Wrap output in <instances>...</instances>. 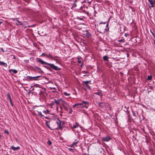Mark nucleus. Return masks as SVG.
<instances>
[{
  "label": "nucleus",
  "instance_id": "19",
  "mask_svg": "<svg viewBox=\"0 0 155 155\" xmlns=\"http://www.w3.org/2000/svg\"><path fill=\"white\" fill-rule=\"evenodd\" d=\"M91 81H84L83 82V83L84 84H85L86 85H87V84H88V83H89L90 82H91Z\"/></svg>",
  "mask_w": 155,
  "mask_h": 155
},
{
  "label": "nucleus",
  "instance_id": "39",
  "mask_svg": "<svg viewBox=\"0 0 155 155\" xmlns=\"http://www.w3.org/2000/svg\"><path fill=\"white\" fill-rule=\"evenodd\" d=\"M77 6V5L75 3H74L72 5V7H75Z\"/></svg>",
  "mask_w": 155,
  "mask_h": 155
},
{
  "label": "nucleus",
  "instance_id": "13",
  "mask_svg": "<svg viewBox=\"0 0 155 155\" xmlns=\"http://www.w3.org/2000/svg\"><path fill=\"white\" fill-rule=\"evenodd\" d=\"M0 65H3L5 67H7V64L1 61H0Z\"/></svg>",
  "mask_w": 155,
  "mask_h": 155
},
{
  "label": "nucleus",
  "instance_id": "55",
  "mask_svg": "<svg viewBox=\"0 0 155 155\" xmlns=\"http://www.w3.org/2000/svg\"><path fill=\"white\" fill-rule=\"evenodd\" d=\"M108 23H107V25H106V26L107 27H108Z\"/></svg>",
  "mask_w": 155,
  "mask_h": 155
},
{
  "label": "nucleus",
  "instance_id": "57",
  "mask_svg": "<svg viewBox=\"0 0 155 155\" xmlns=\"http://www.w3.org/2000/svg\"><path fill=\"white\" fill-rule=\"evenodd\" d=\"M150 92H151V91H148V93H150Z\"/></svg>",
  "mask_w": 155,
  "mask_h": 155
},
{
  "label": "nucleus",
  "instance_id": "43",
  "mask_svg": "<svg viewBox=\"0 0 155 155\" xmlns=\"http://www.w3.org/2000/svg\"><path fill=\"white\" fill-rule=\"evenodd\" d=\"M78 63H81V60H80L79 59H78Z\"/></svg>",
  "mask_w": 155,
  "mask_h": 155
},
{
  "label": "nucleus",
  "instance_id": "45",
  "mask_svg": "<svg viewBox=\"0 0 155 155\" xmlns=\"http://www.w3.org/2000/svg\"><path fill=\"white\" fill-rule=\"evenodd\" d=\"M50 89H54V90H56V88L55 87H50Z\"/></svg>",
  "mask_w": 155,
  "mask_h": 155
},
{
  "label": "nucleus",
  "instance_id": "24",
  "mask_svg": "<svg viewBox=\"0 0 155 155\" xmlns=\"http://www.w3.org/2000/svg\"><path fill=\"white\" fill-rule=\"evenodd\" d=\"M17 21L18 22V23L19 24V25H23V24L20 21H19L17 20V19H16Z\"/></svg>",
  "mask_w": 155,
  "mask_h": 155
},
{
  "label": "nucleus",
  "instance_id": "62",
  "mask_svg": "<svg viewBox=\"0 0 155 155\" xmlns=\"http://www.w3.org/2000/svg\"><path fill=\"white\" fill-rule=\"evenodd\" d=\"M15 58V57H13V58Z\"/></svg>",
  "mask_w": 155,
  "mask_h": 155
},
{
  "label": "nucleus",
  "instance_id": "7",
  "mask_svg": "<svg viewBox=\"0 0 155 155\" xmlns=\"http://www.w3.org/2000/svg\"><path fill=\"white\" fill-rule=\"evenodd\" d=\"M34 77L30 76H27L26 78V80L27 81H29L31 80H34Z\"/></svg>",
  "mask_w": 155,
  "mask_h": 155
},
{
  "label": "nucleus",
  "instance_id": "1",
  "mask_svg": "<svg viewBox=\"0 0 155 155\" xmlns=\"http://www.w3.org/2000/svg\"><path fill=\"white\" fill-rule=\"evenodd\" d=\"M56 123L57 124L58 127L57 128H54L55 129H59L60 130L62 129L63 127L61 126V125L64 124V122L62 121H61L59 119H58V120L56 121Z\"/></svg>",
  "mask_w": 155,
  "mask_h": 155
},
{
  "label": "nucleus",
  "instance_id": "35",
  "mask_svg": "<svg viewBox=\"0 0 155 155\" xmlns=\"http://www.w3.org/2000/svg\"><path fill=\"white\" fill-rule=\"evenodd\" d=\"M79 142L78 141H76V142H74L72 144H73V145H76V144H77V143H78V142Z\"/></svg>",
  "mask_w": 155,
  "mask_h": 155
},
{
  "label": "nucleus",
  "instance_id": "26",
  "mask_svg": "<svg viewBox=\"0 0 155 155\" xmlns=\"http://www.w3.org/2000/svg\"><path fill=\"white\" fill-rule=\"evenodd\" d=\"M78 124L77 123H76V124L73 126V128H76L77 127H78Z\"/></svg>",
  "mask_w": 155,
  "mask_h": 155
},
{
  "label": "nucleus",
  "instance_id": "16",
  "mask_svg": "<svg viewBox=\"0 0 155 155\" xmlns=\"http://www.w3.org/2000/svg\"><path fill=\"white\" fill-rule=\"evenodd\" d=\"M59 57L57 56H53L52 55H51V58L50 59H51V60H54V59H59Z\"/></svg>",
  "mask_w": 155,
  "mask_h": 155
},
{
  "label": "nucleus",
  "instance_id": "44",
  "mask_svg": "<svg viewBox=\"0 0 155 155\" xmlns=\"http://www.w3.org/2000/svg\"><path fill=\"white\" fill-rule=\"evenodd\" d=\"M86 86L88 89H91L90 87L88 85Z\"/></svg>",
  "mask_w": 155,
  "mask_h": 155
},
{
  "label": "nucleus",
  "instance_id": "20",
  "mask_svg": "<svg viewBox=\"0 0 155 155\" xmlns=\"http://www.w3.org/2000/svg\"><path fill=\"white\" fill-rule=\"evenodd\" d=\"M61 100V99H59L58 100H54V103L56 104L57 105H58L59 104V101Z\"/></svg>",
  "mask_w": 155,
  "mask_h": 155
},
{
  "label": "nucleus",
  "instance_id": "18",
  "mask_svg": "<svg viewBox=\"0 0 155 155\" xmlns=\"http://www.w3.org/2000/svg\"><path fill=\"white\" fill-rule=\"evenodd\" d=\"M41 77V76H35V77H34V81H36V80H41V79H37V78H40Z\"/></svg>",
  "mask_w": 155,
  "mask_h": 155
},
{
  "label": "nucleus",
  "instance_id": "49",
  "mask_svg": "<svg viewBox=\"0 0 155 155\" xmlns=\"http://www.w3.org/2000/svg\"><path fill=\"white\" fill-rule=\"evenodd\" d=\"M70 151H72L73 150V149L71 148H69L68 149Z\"/></svg>",
  "mask_w": 155,
  "mask_h": 155
},
{
  "label": "nucleus",
  "instance_id": "2",
  "mask_svg": "<svg viewBox=\"0 0 155 155\" xmlns=\"http://www.w3.org/2000/svg\"><path fill=\"white\" fill-rule=\"evenodd\" d=\"M49 65L51 68L56 71L60 70L61 69L58 68L57 66H55L54 64L48 63V65Z\"/></svg>",
  "mask_w": 155,
  "mask_h": 155
},
{
  "label": "nucleus",
  "instance_id": "27",
  "mask_svg": "<svg viewBox=\"0 0 155 155\" xmlns=\"http://www.w3.org/2000/svg\"><path fill=\"white\" fill-rule=\"evenodd\" d=\"M59 58L57 59H54V60L55 61H56V63H58V64H60V62L59 61Z\"/></svg>",
  "mask_w": 155,
  "mask_h": 155
},
{
  "label": "nucleus",
  "instance_id": "5",
  "mask_svg": "<svg viewBox=\"0 0 155 155\" xmlns=\"http://www.w3.org/2000/svg\"><path fill=\"white\" fill-rule=\"evenodd\" d=\"M38 62L41 63L43 64L48 65V63L46 62L45 61H43L41 59L39 58L38 60Z\"/></svg>",
  "mask_w": 155,
  "mask_h": 155
},
{
  "label": "nucleus",
  "instance_id": "22",
  "mask_svg": "<svg viewBox=\"0 0 155 155\" xmlns=\"http://www.w3.org/2000/svg\"><path fill=\"white\" fill-rule=\"evenodd\" d=\"M103 59L104 61H108V57L107 56H104L103 57Z\"/></svg>",
  "mask_w": 155,
  "mask_h": 155
},
{
  "label": "nucleus",
  "instance_id": "33",
  "mask_svg": "<svg viewBox=\"0 0 155 155\" xmlns=\"http://www.w3.org/2000/svg\"><path fill=\"white\" fill-rule=\"evenodd\" d=\"M152 33L153 34V35L154 36V38L153 39V41H154V43L155 45V35L154 34L153 32H152Z\"/></svg>",
  "mask_w": 155,
  "mask_h": 155
},
{
  "label": "nucleus",
  "instance_id": "4",
  "mask_svg": "<svg viewBox=\"0 0 155 155\" xmlns=\"http://www.w3.org/2000/svg\"><path fill=\"white\" fill-rule=\"evenodd\" d=\"M82 104H85L84 105H83L82 106V107H85L86 108H88V105L89 104V102H87L85 101H83L82 102Z\"/></svg>",
  "mask_w": 155,
  "mask_h": 155
},
{
  "label": "nucleus",
  "instance_id": "47",
  "mask_svg": "<svg viewBox=\"0 0 155 155\" xmlns=\"http://www.w3.org/2000/svg\"><path fill=\"white\" fill-rule=\"evenodd\" d=\"M47 69H48V70H49V68L47 66H44Z\"/></svg>",
  "mask_w": 155,
  "mask_h": 155
},
{
  "label": "nucleus",
  "instance_id": "59",
  "mask_svg": "<svg viewBox=\"0 0 155 155\" xmlns=\"http://www.w3.org/2000/svg\"><path fill=\"white\" fill-rule=\"evenodd\" d=\"M77 0H75V2H77Z\"/></svg>",
  "mask_w": 155,
  "mask_h": 155
},
{
  "label": "nucleus",
  "instance_id": "17",
  "mask_svg": "<svg viewBox=\"0 0 155 155\" xmlns=\"http://www.w3.org/2000/svg\"><path fill=\"white\" fill-rule=\"evenodd\" d=\"M80 9L82 10V12L86 14H88L89 13L88 12L85 11V10H83L82 7H81Z\"/></svg>",
  "mask_w": 155,
  "mask_h": 155
},
{
  "label": "nucleus",
  "instance_id": "21",
  "mask_svg": "<svg viewBox=\"0 0 155 155\" xmlns=\"http://www.w3.org/2000/svg\"><path fill=\"white\" fill-rule=\"evenodd\" d=\"M94 94L98 95L99 96H101V97L103 96L102 94L101 93V92H96L94 93Z\"/></svg>",
  "mask_w": 155,
  "mask_h": 155
},
{
  "label": "nucleus",
  "instance_id": "9",
  "mask_svg": "<svg viewBox=\"0 0 155 155\" xmlns=\"http://www.w3.org/2000/svg\"><path fill=\"white\" fill-rule=\"evenodd\" d=\"M43 55L46 58H49V59H50L51 55L50 54H45V53H43L41 54V55Z\"/></svg>",
  "mask_w": 155,
  "mask_h": 155
},
{
  "label": "nucleus",
  "instance_id": "28",
  "mask_svg": "<svg viewBox=\"0 0 155 155\" xmlns=\"http://www.w3.org/2000/svg\"><path fill=\"white\" fill-rule=\"evenodd\" d=\"M152 78V76L151 75H148L147 76V80H151Z\"/></svg>",
  "mask_w": 155,
  "mask_h": 155
},
{
  "label": "nucleus",
  "instance_id": "3",
  "mask_svg": "<svg viewBox=\"0 0 155 155\" xmlns=\"http://www.w3.org/2000/svg\"><path fill=\"white\" fill-rule=\"evenodd\" d=\"M102 139L104 141L108 142L110 140L111 138L110 136H107L105 137H103Z\"/></svg>",
  "mask_w": 155,
  "mask_h": 155
},
{
  "label": "nucleus",
  "instance_id": "31",
  "mask_svg": "<svg viewBox=\"0 0 155 155\" xmlns=\"http://www.w3.org/2000/svg\"><path fill=\"white\" fill-rule=\"evenodd\" d=\"M38 113L39 115H40L42 117H44V116L42 115L40 111H38Z\"/></svg>",
  "mask_w": 155,
  "mask_h": 155
},
{
  "label": "nucleus",
  "instance_id": "6",
  "mask_svg": "<svg viewBox=\"0 0 155 155\" xmlns=\"http://www.w3.org/2000/svg\"><path fill=\"white\" fill-rule=\"evenodd\" d=\"M46 126L49 129L51 130H55V129L54 128H51L50 126L49 122L46 121Z\"/></svg>",
  "mask_w": 155,
  "mask_h": 155
},
{
  "label": "nucleus",
  "instance_id": "12",
  "mask_svg": "<svg viewBox=\"0 0 155 155\" xmlns=\"http://www.w3.org/2000/svg\"><path fill=\"white\" fill-rule=\"evenodd\" d=\"M20 148L19 147H15L13 146H11V149L12 150H13L14 151H16L18 150Z\"/></svg>",
  "mask_w": 155,
  "mask_h": 155
},
{
  "label": "nucleus",
  "instance_id": "53",
  "mask_svg": "<svg viewBox=\"0 0 155 155\" xmlns=\"http://www.w3.org/2000/svg\"><path fill=\"white\" fill-rule=\"evenodd\" d=\"M52 92L53 93H54V92H56V91H52Z\"/></svg>",
  "mask_w": 155,
  "mask_h": 155
},
{
  "label": "nucleus",
  "instance_id": "29",
  "mask_svg": "<svg viewBox=\"0 0 155 155\" xmlns=\"http://www.w3.org/2000/svg\"><path fill=\"white\" fill-rule=\"evenodd\" d=\"M82 73L84 74L83 76L85 77L87 75V72L85 71H82Z\"/></svg>",
  "mask_w": 155,
  "mask_h": 155
},
{
  "label": "nucleus",
  "instance_id": "52",
  "mask_svg": "<svg viewBox=\"0 0 155 155\" xmlns=\"http://www.w3.org/2000/svg\"><path fill=\"white\" fill-rule=\"evenodd\" d=\"M1 49H2V51L3 52H4V50H3V49L2 48H1Z\"/></svg>",
  "mask_w": 155,
  "mask_h": 155
},
{
  "label": "nucleus",
  "instance_id": "38",
  "mask_svg": "<svg viewBox=\"0 0 155 155\" xmlns=\"http://www.w3.org/2000/svg\"><path fill=\"white\" fill-rule=\"evenodd\" d=\"M69 109H70V111H69V114H71L72 113V110L71 108L70 107Z\"/></svg>",
  "mask_w": 155,
  "mask_h": 155
},
{
  "label": "nucleus",
  "instance_id": "60",
  "mask_svg": "<svg viewBox=\"0 0 155 155\" xmlns=\"http://www.w3.org/2000/svg\"><path fill=\"white\" fill-rule=\"evenodd\" d=\"M16 24V25L18 26V24L17 23Z\"/></svg>",
  "mask_w": 155,
  "mask_h": 155
},
{
  "label": "nucleus",
  "instance_id": "50",
  "mask_svg": "<svg viewBox=\"0 0 155 155\" xmlns=\"http://www.w3.org/2000/svg\"><path fill=\"white\" fill-rule=\"evenodd\" d=\"M79 19L80 20H83V18H79Z\"/></svg>",
  "mask_w": 155,
  "mask_h": 155
},
{
  "label": "nucleus",
  "instance_id": "56",
  "mask_svg": "<svg viewBox=\"0 0 155 155\" xmlns=\"http://www.w3.org/2000/svg\"><path fill=\"white\" fill-rule=\"evenodd\" d=\"M82 65H83V64H81V65H80V66L81 67H82Z\"/></svg>",
  "mask_w": 155,
  "mask_h": 155
},
{
  "label": "nucleus",
  "instance_id": "32",
  "mask_svg": "<svg viewBox=\"0 0 155 155\" xmlns=\"http://www.w3.org/2000/svg\"><path fill=\"white\" fill-rule=\"evenodd\" d=\"M118 41L120 42H125V41L124 39H120L118 40Z\"/></svg>",
  "mask_w": 155,
  "mask_h": 155
},
{
  "label": "nucleus",
  "instance_id": "61",
  "mask_svg": "<svg viewBox=\"0 0 155 155\" xmlns=\"http://www.w3.org/2000/svg\"><path fill=\"white\" fill-rule=\"evenodd\" d=\"M45 118H47V117H45Z\"/></svg>",
  "mask_w": 155,
  "mask_h": 155
},
{
  "label": "nucleus",
  "instance_id": "10",
  "mask_svg": "<svg viewBox=\"0 0 155 155\" xmlns=\"http://www.w3.org/2000/svg\"><path fill=\"white\" fill-rule=\"evenodd\" d=\"M34 68L35 69H36L37 70H39V71H38V72L39 73H41V74L44 73V72L43 71H42L41 70V69L40 68H39V67H37L36 66H35L34 67Z\"/></svg>",
  "mask_w": 155,
  "mask_h": 155
},
{
  "label": "nucleus",
  "instance_id": "46",
  "mask_svg": "<svg viewBox=\"0 0 155 155\" xmlns=\"http://www.w3.org/2000/svg\"><path fill=\"white\" fill-rule=\"evenodd\" d=\"M73 107H76V104H75L73 106Z\"/></svg>",
  "mask_w": 155,
  "mask_h": 155
},
{
  "label": "nucleus",
  "instance_id": "8",
  "mask_svg": "<svg viewBox=\"0 0 155 155\" xmlns=\"http://www.w3.org/2000/svg\"><path fill=\"white\" fill-rule=\"evenodd\" d=\"M63 106L64 107V109L65 110H68V104L65 102H64V103L63 104Z\"/></svg>",
  "mask_w": 155,
  "mask_h": 155
},
{
  "label": "nucleus",
  "instance_id": "14",
  "mask_svg": "<svg viewBox=\"0 0 155 155\" xmlns=\"http://www.w3.org/2000/svg\"><path fill=\"white\" fill-rule=\"evenodd\" d=\"M8 71L10 73H11L12 71L14 74H16L17 72V71L16 70L13 69L9 70H8Z\"/></svg>",
  "mask_w": 155,
  "mask_h": 155
},
{
  "label": "nucleus",
  "instance_id": "58",
  "mask_svg": "<svg viewBox=\"0 0 155 155\" xmlns=\"http://www.w3.org/2000/svg\"><path fill=\"white\" fill-rule=\"evenodd\" d=\"M125 36H127V34H125Z\"/></svg>",
  "mask_w": 155,
  "mask_h": 155
},
{
  "label": "nucleus",
  "instance_id": "51",
  "mask_svg": "<svg viewBox=\"0 0 155 155\" xmlns=\"http://www.w3.org/2000/svg\"><path fill=\"white\" fill-rule=\"evenodd\" d=\"M74 145H73V144H72L71 146L70 147H73Z\"/></svg>",
  "mask_w": 155,
  "mask_h": 155
},
{
  "label": "nucleus",
  "instance_id": "34",
  "mask_svg": "<svg viewBox=\"0 0 155 155\" xmlns=\"http://www.w3.org/2000/svg\"><path fill=\"white\" fill-rule=\"evenodd\" d=\"M47 143L49 145H51V144L52 143H51V141H50V140H48V141Z\"/></svg>",
  "mask_w": 155,
  "mask_h": 155
},
{
  "label": "nucleus",
  "instance_id": "41",
  "mask_svg": "<svg viewBox=\"0 0 155 155\" xmlns=\"http://www.w3.org/2000/svg\"><path fill=\"white\" fill-rule=\"evenodd\" d=\"M4 133H7L8 134H9V132L8 131L5 130V131H4Z\"/></svg>",
  "mask_w": 155,
  "mask_h": 155
},
{
  "label": "nucleus",
  "instance_id": "48",
  "mask_svg": "<svg viewBox=\"0 0 155 155\" xmlns=\"http://www.w3.org/2000/svg\"><path fill=\"white\" fill-rule=\"evenodd\" d=\"M133 115L134 116H136L135 115V113H134V112H133Z\"/></svg>",
  "mask_w": 155,
  "mask_h": 155
},
{
  "label": "nucleus",
  "instance_id": "54",
  "mask_svg": "<svg viewBox=\"0 0 155 155\" xmlns=\"http://www.w3.org/2000/svg\"><path fill=\"white\" fill-rule=\"evenodd\" d=\"M3 23L2 21H0V25H1V24Z\"/></svg>",
  "mask_w": 155,
  "mask_h": 155
},
{
  "label": "nucleus",
  "instance_id": "15",
  "mask_svg": "<svg viewBox=\"0 0 155 155\" xmlns=\"http://www.w3.org/2000/svg\"><path fill=\"white\" fill-rule=\"evenodd\" d=\"M86 33L85 34L86 36L88 37H89L91 36V34L87 30L86 31Z\"/></svg>",
  "mask_w": 155,
  "mask_h": 155
},
{
  "label": "nucleus",
  "instance_id": "25",
  "mask_svg": "<svg viewBox=\"0 0 155 155\" xmlns=\"http://www.w3.org/2000/svg\"><path fill=\"white\" fill-rule=\"evenodd\" d=\"M76 106H77V107L78 108L79 107V106L80 105H82V103H78L76 104Z\"/></svg>",
  "mask_w": 155,
  "mask_h": 155
},
{
  "label": "nucleus",
  "instance_id": "42",
  "mask_svg": "<svg viewBox=\"0 0 155 155\" xmlns=\"http://www.w3.org/2000/svg\"><path fill=\"white\" fill-rule=\"evenodd\" d=\"M106 24V22H101L100 23V24Z\"/></svg>",
  "mask_w": 155,
  "mask_h": 155
},
{
  "label": "nucleus",
  "instance_id": "11",
  "mask_svg": "<svg viewBox=\"0 0 155 155\" xmlns=\"http://www.w3.org/2000/svg\"><path fill=\"white\" fill-rule=\"evenodd\" d=\"M149 2H150V4L151 5V6H150V7H153L154 6V5L155 3V1H153V0H148Z\"/></svg>",
  "mask_w": 155,
  "mask_h": 155
},
{
  "label": "nucleus",
  "instance_id": "36",
  "mask_svg": "<svg viewBox=\"0 0 155 155\" xmlns=\"http://www.w3.org/2000/svg\"><path fill=\"white\" fill-rule=\"evenodd\" d=\"M34 86L35 87H40L39 85L38 84H35L34 85Z\"/></svg>",
  "mask_w": 155,
  "mask_h": 155
},
{
  "label": "nucleus",
  "instance_id": "40",
  "mask_svg": "<svg viewBox=\"0 0 155 155\" xmlns=\"http://www.w3.org/2000/svg\"><path fill=\"white\" fill-rule=\"evenodd\" d=\"M10 103L11 104V105L12 106L13 105L12 103V101L11 99H10L9 100Z\"/></svg>",
  "mask_w": 155,
  "mask_h": 155
},
{
  "label": "nucleus",
  "instance_id": "37",
  "mask_svg": "<svg viewBox=\"0 0 155 155\" xmlns=\"http://www.w3.org/2000/svg\"><path fill=\"white\" fill-rule=\"evenodd\" d=\"M64 94L66 95V96H69V95H70V94H68L67 92H64Z\"/></svg>",
  "mask_w": 155,
  "mask_h": 155
},
{
  "label": "nucleus",
  "instance_id": "30",
  "mask_svg": "<svg viewBox=\"0 0 155 155\" xmlns=\"http://www.w3.org/2000/svg\"><path fill=\"white\" fill-rule=\"evenodd\" d=\"M7 97L8 98L9 100L11 99V96L9 93H8L7 95Z\"/></svg>",
  "mask_w": 155,
  "mask_h": 155
},
{
  "label": "nucleus",
  "instance_id": "23",
  "mask_svg": "<svg viewBox=\"0 0 155 155\" xmlns=\"http://www.w3.org/2000/svg\"><path fill=\"white\" fill-rule=\"evenodd\" d=\"M43 112L46 114H49L50 112V111L48 110L47 109L46 110H44L43 111Z\"/></svg>",
  "mask_w": 155,
  "mask_h": 155
}]
</instances>
